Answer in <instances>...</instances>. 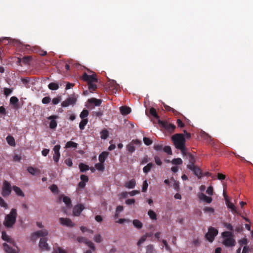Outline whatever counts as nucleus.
<instances>
[{"label":"nucleus","instance_id":"1","mask_svg":"<svg viewBox=\"0 0 253 253\" xmlns=\"http://www.w3.org/2000/svg\"><path fill=\"white\" fill-rule=\"evenodd\" d=\"M171 138L175 147L179 149L183 155H185V137H184V134L177 133L173 135Z\"/></svg>","mask_w":253,"mask_h":253},{"label":"nucleus","instance_id":"2","mask_svg":"<svg viewBox=\"0 0 253 253\" xmlns=\"http://www.w3.org/2000/svg\"><path fill=\"white\" fill-rule=\"evenodd\" d=\"M17 211L15 209H12L10 213L7 214L3 221V225L7 228L13 227L15 223L17 217Z\"/></svg>","mask_w":253,"mask_h":253},{"label":"nucleus","instance_id":"3","mask_svg":"<svg viewBox=\"0 0 253 253\" xmlns=\"http://www.w3.org/2000/svg\"><path fill=\"white\" fill-rule=\"evenodd\" d=\"M223 238L222 244L226 247H232L235 246L236 241L234 238V235L231 232L224 231L221 234Z\"/></svg>","mask_w":253,"mask_h":253},{"label":"nucleus","instance_id":"4","mask_svg":"<svg viewBox=\"0 0 253 253\" xmlns=\"http://www.w3.org/2000/svg\"><path fill=\"white\" fill-rule=\"evenodd\" d=\"M158 124L161 127L165 129L169 132H173L176 128V126L174 125L170 124L166 121H161L159 120Z\"/></svg>","mask_w":253,"mask_h":253},{"label":"nucleus","instance_id":"5","mask_svg":"<svg viewBox=\"0 0 253 253\" xmlns=\"http://www.w3.org/2000/svg\"><path fill=\"white\" fill-rule=\"evenodd\" d=\"M218 230L212 227L209 228L208 233H206L205 237L206 239L210 242H212L215 237L218 234Z\"/></svg>","mask_w":253,"mask_h":253},{"label":"nucleus","instance_id":"6","mask_svg":"<svg viewBox=\"0 0 253 253\" xmlns=\"http://www.w3.org/2000/svg\"><path fill=\"white\" fill-rule=\"evenodd\" d=\"M11 192V187L10 183L4 180L3 183V187L2 189L1 195L3 197L9 196Z\"/></svg>","mask_w":253,"mask_h":253},{"label":"nucleus","instance_id":"7","mask_svg":"<svg viewBox=\"0 0 253 253\" xmlns=\"http://www.w3.org/2000/svg\"><path fill=\"white\" fill-rule=\"evenodd\" d=\"M83 79L87 82V84L98 83V79L95 73L92 74L91 75H89L86 73H84L83 75Z\"/></svg>","mask_w":253,"mask_h":253},{"label":"nucleus","instance_id":"8","mask_svg":"<svg viewBox=\"0 0 253 253\" xmlns=\"http://www.w3.org/2000/svg\"><path fill=\"white\" fill-rule=\"evenodd\" d=\"M187 168L191 170L193 172L194 174L197 176L199 179L203 177V173L202 172L201 169L195 165L188 164L187 165Z\"/></svg>","mask_w":253,"mask_h":253},{"label":"nucleus","instance_id":"9","mask_svg":"<svg viewBox=\"0 0 253 253\" xmlns=\"http://www.w3.org/2000/svg\"><path fill=\"white\" fill-rule=\"evenodd\" d=\"M77 241L79 243H85L93 251H94L95 250V247L94 246V244L90 241L87 239L86 238L83 237H78L77 238Z\"/></svg>","mask_w":253,"mask_h":253},{"label":"nucleus","instance_id":"10","mask_svg":"<svg viewBox=\"0 0 253 253\" xmlns=\"http://www.w3.org/2000/svg\"><path fill=\"white\" fill-rule=\"evenodd\" d=\"M84 209V207L82 204H79L75 206L73 209V213L74 216H79L82 211Z\"/></svg>","mask_w":253,"mask_h":253},{"label":"nucleus","instance_id":"11","mask_svg":"<svg viewBox=\"0 0 253 253\" xmlns=\"http://www.w3.org/2000/svg\"><path fill=\"white\" fill-rule=\"evenodd\" d=\"M61 224L67 227H73L75 226V224L69 218L60 217L59 219Z\"/></svg>","mask_w":253,"mask_h":253},{"label":"nucleus","instance_id":"12","mask_svg":"<svg viewBox=\"0 0 253 253\" xmlns=\"http://www.w3.org/2000/svg\"><path fill=\"white\" fill-rule=\"evenodd\" d=\"M60 145H56L53 148V151L54 152V154L53 156V159L55 163H57L59 160L60 157Z\"/></svg>","mask_w":253,"mask_h":253},{"label":"nucleus","instance_id":"13","mask_svg":"<svg viewBox=\"0 0 253 253\" xmlns=\"http://www.w3.org/2000/svg\"><path fill=\"white\" fill-rule=\"evenodd\" d=\"M76 101V98L74 97H69L65 101L62 102V103H61V106L62 107H66L70 105H73L74 104H75Z\"/></svg>","mask_w":253,"mask_h":253},{"label":"nucleus","instance_id":"14","mask_svg":"<svg viewBox=\"0 0 253 253\" xmlns=\"http://www.w3.org/2000/svg\"><path fill=\"white\" fill-rule=\"evenodd\" d=\"M58 116L56 115H51L47 118L48 120H50L51 121L49 123V127L51 129H55L57 126V123L55 119H57Z\"/></svg>","mask_w":253,"mask_h":253},{"label":"nucleus","instance_id":"15","mask_svg":"<svg viewBox=\"0 0 253 253\" xmlns=\"http://www.w3.org/2000/svg\"><path fill=\"white\" fill-rule=\"evenodd\" d=\"M39 246L43 250L48 251L49 250L48 244L47 243V239L45 237H42L41 238Z\"/></svg>","mask_w":253,"mask_h":253},{"label":"nucleus","instance_id":"16","mask_svg":"<svg viewBox=\"0 0 253 253\" xmlns=\"http://www.w3.org/2000/svg\"><path fill=\"white\" fill-rule=\"evenodd\" d=\"M10 104L12 105L13 108L18 109L20 106L19 104V99L16 96H12L10 98Z\"/></svg>","mask_w":253,"mask_h":253},{"label":"nucleus","instance_id":"17","mask_svg":"<svg viewBox=\"0 0 253 253\" xmlns=\"http://www.w3.org/2000/svg\"><path fill=\"white\" fill-rule=\"evenodd\" d=\"M1 238L3 240L6 241L11 245L15 246L14 241L8 235H7L6 232L4 231L2 232Z\"/></svg>","mask_w":253,"mask_h":253},{"label":"nucleus","instance_id":"18","mask_svg":"<svg viewBox=\"0 0 253 253\" xmlns=\"http://www.w3.org/2000/svg\"><path fill=\"white\" fill-rule=\"evenodd\" d=\"M199 199L201 200L206 202L207 203H211L212 201V198L206 196L203 193H200L198 194Z\"/></svg>","mask_w":253,"mask_h":253},{"label":"nucleus","instance_id":"19","mask_svg":"<svg viewBox=\"0 0 253 253\" xmlns=\"http://www.w3.org/2000/svg\"><path fill=\"white\" fill-rule=\"evenodd\" d=\"M225 201L226 203L227 206L228 208L230 209L234 213L239 214L238 211L237 210L236 207L234 206V205L230 202L225 197Z\"/></svg>","mask_w":253,"mask_h":253},{"label":"nucleus","instance_id":"20","mask_svg":"<svg viewBox=\"0 0 253 253\" xmlns=\"http://www.w3.org/2000/svg\"><path fill=\"white\" fill-rule=\"evenodd\" d=\"M109 155V152L106 151L102 152L99 155L98 159L101 163H104L105 160L107 159Z\"/></svg>","mask_w":253,"mask_h":253},{"label":"nucleus","instance_id":"21","mask_svg":"<svg viewBox=\"0 0 253 253\" xmlns=\"http://www.w3.org/2000/svg\"><path fill=\"white\" fill-rule=\"evenodd\" d=\"M120 111L122 115H126L130 113L131 109L127 106H124L120 108Z\"/></svg>","mask_w":253,"mask_h":253},{"label":"nucleus","instance_id":"22","mask_svg":"<svg viewBox=\"0 0 253 253\" xmlns=\"http://www.w3.org/2000/svg\"><path fill=\"white\" fill-rule=\"evenodd\" d=\"M18 47L20 51L24 52V53H29L30 47L29 45H23L20 43Z\"/></svg>","mask_w":253,"mask_h":253},{"label":"nucleus","instance_id":"23","mask_svg":"<svg viewBox=\"0 0 253 253\" xmlns=\"http://www.w3.org/2000/svg\"><path fill=\"white\" fill-rule=\"evenodd\" d=\"M48 234V232L46 230H42L40 231H36L34 233V235L37 236V237H45Z\"/></svg>","mask_w":253,"mask_h":253},{"label":"nucleus","instance_id":"24","mask_svg":"<svg viewBox=\"0 0 253 253\" xmlns=\"http://www.w3.org/2000/svg\"><path fill=\"white\" fill-rule=\"evenodd\" d=\"M88 102L89 103H93L96 106H99L102 103V100L99 99H96L95 98H91L88 100Z\"/></svg>","mask_w":253,"mask_h":253},{"label":"nucleus","instance_id":"25","mask_svg":"<svg viewBox=\"0 0 253 253\" xmlns=\"http://www.w3.org/2000/svg\"><path fill=\"white\" fill-rule=\"evenodd\" d=\"M3 247L6 253H16L15 249L10 247L6 243H4L3 244Z\"/></svg>","mask_w":253,"mask_h":253},{"label":"nucleus","instance_id":"26","mask_svg":"<svg viewBox=\"0 0 253 253\" xmlns=\"http://www.w3.org/2000/svg\"><path fill=\"white\" fill-rule=\"evenodd\" d=\"M28 171L33 175H36L40 173V170L39 169L34 168L32 167H29L27 169Z\"/></svg>","mask_w":253,"mask_h":253},{"label":"nucleus","instance_id":"27","mask_svg":"<svg viewBox=\"0 0 253 253\" xmlns=\"http://www.w3.org/2000/svg\"><path fill=\"white\" fill-rule=\"evenodd\" d=\"M136 184L135 180L134 179H132L129 181L128 182H127L125 183V186L128 188H133Z\"/></svg>","mask_w":253,"mask_h":253},{"label":"nucleus","instance_id":"28","mask_svg":"<svg viewBox=\"0 0 253 253\" xmlns=\"http://www.w3.org/2000/svg\"><path fill=\"white\" fill-rule=\"evenodd\" d=\"M63 202L66 205L67 207L69 208H71L72 204L71 200L70 197L64 196L63 197Z\"/></svg>","mask_w":253,"mask_h":253},{"label":"nucleus","instance_id":"29","mask_svg":"<svg viewBox=\"0 0 253 253\" xmlns=\"http://www.w3.org/2000/svg\"><path fill=\"white\" fill-rule=\"evenodd\" d=\"M32 60V57L31 56H25L22 58V63L24 65H30Z\"/></svg>","mask_w":253,"mask_h":253},{"label":"nucleus","instance_id":"30","mask_svg":"<svg viewBox=\"0 0 253 253\" xmlns=\"http://www.w3.org/2000/svg\"><path fill=\"white\" fill-rule=\"evenodd\" d=\"M88 89L89 92L92 93L95 91L97 88L96 83H89L87 84Z\"/></svg>","mask_w":253,"mask_h":253},{"label":"nucleus","instance_id":"31","mask_svg":"<svg viewBox=\"0 0 253 253\" xmlns=\"http://www.w3.org/2000/svg\"><path fill=\"white\" fill-rule=\"evenodd\" d=\"M12 188H13V190L14 191V192L16 193V194L18 196L24 197L25 195H24V193L23 192V191L21 190V189L19 187H18L16 186H13Z\"/></svg>","mask_w":253,"mask_h":253},{"label":"nucleus","instance_id":"32","mask_svg":"<svg viewBox=\"0 0 253 253\" xmlns=\"http://www.w3.org/2000/svg\"><path fill=\"white\" fill-rule=\"evenodd\" d=\"M132 223L134 227L137 229H141L143 227L142 223L138 219H134Z\"/></svg>","mask_w":253,"mask_h":253},{"label":"nucleus","instance_id":"33","mask_svg":"<svg viewBox=\"0 0 253 253\" xmlns=\"http://www.w3.org/2000/svg\"><path fill=\"white\" fill-rule=\"evenodd\" d=\"M6 139V141H7L8 144L9 145H10L11 146H14L15 145V140H14L13 137H12V136H10V135L7 136Z\"/></svg>","mask_w":253,"mask_h":253},{"label":"nucleus","instance_id":"34","mask_svg":"<svg viewBox=\"0 0 253 253\" xmlns=\"http://www.w3.org/2000/svg\"><path fill=\"white\" fill-rule=\"evenodd\" d=\"M79 167L80 169V171L82 172H84L89 169L88 166L83 163H80L79 165Z\"/></svg>","mask_w":253,"mask_h":253},{"label":"nucleus","instance_id":"35","mask_svg":"<svg viewBox=\"0 0 253 253\" xmlns=\"http://www.w3.org/2000/svg\"><path fill=\"white\" fill-rule=\"evenodd\" d=\"M78 146V144L75 142H74L71 141H69L67 142L65 145V147L66 148H77Z\"/></svg>","mask_w":253,"mask_h":253},{"label":"nucleus","instance_id":"36","mask_svg":"<svg viewBox=\"0 0 253 253\" xmlns=\"http://www.w3.org/2000/svg\"><path fill=\"white\" fill-rule=\"evenodd\" d=\"M153 164L152 163H148L146 166H145L143 169V171L145 173H148L151 169L153 167Z\"/></svg>","mask_w":253,"mask_h":253},{"label":"nucleus","instance_id":"37","mask_svg":"<svg viewBox=\"0 0 253 253\" xmlns=\"http://www.w3.org/2000/svg\"><path fill=\"white\" fill-rule=\"evenodd\" d=\"M48 87L50 90H55L59 88L58 84L53 82L50 83L48 84Z\"/></svg>","mask_w":253,"mask_h":253},{"label":"nucleus","instance_id":"38","mask_svg":"<svg viewBox=\"0 0 253 253\" xmlns=\"http://www.w3.org/2000/svg\"><path fill=\"white\" fill-rule=\"evenodd\" d=\"M88 123V120L87 119H82L79 124V127L81 130H83L84 128V126L86 125Z\"/></svg>","mask_w":253,"mask_h":253},{"label":"nucleus","instance_id":"39","mask_svg":"<svg viewBox=\"0 0 253 253\" xmlns=\"http://www.w3.org/2000/svg\"><path fill=\"white\" fill-rule=\"evenodd\" d=\"M148 214L151 219H152V220H156L157 219V214L153 210H149V211H148Z\"/></svg>","mask_w":253,"mask_h":253},{"label":"nucleus","instance_id":"40","mask_svg":"<svg viewBox=\"0 0 253 253\" xmlns=\"http://www.w3.org/2000/svg\"><path fill=\"white\" fill-rule=\"evenodd\" d=\"M127 150L130 152L132 153L134 152L135 150V148L132 143H130L126 146Z\"/></svg>","mask_w":253,"mask_h":253},{"label":"nucleus","instance_id":"41","mask_svg":"<svg viewBox=\"0 0 253 253\" xmlns=\"http://www.w3.org/2000/svg\"><path fill=\"white\" fill-rule=\"evenodd\" d=\"M88 111L86 109H84L80 115V117L82 119H84L88 115Z\"/></svg>","mask_w":253,"mask_h":253},{"label":"nucleus","instance_id":"42","mask_svg":"<svg viewBox=\"0 0 253 253\" xmlns=\"http://www.w3.org/2000/svg\"><path fill=\"white\" fill-rule=\"evenodd\" d=\"M149 113L151 116L154 117L158 119L159 117L158 115L157 114L156 110L153 107H151L150 108Z\"/></svg>","mask_w":253,"mask_h":253},{"label":"nucleus","instance_id":"43","mask_svg":"<svg viewBox=\"0 0 253 253\" xmlns=\"http://www.w3.org/2000/svg\"><path fill=\"white\" fill-rule=\"evenodd\" d=\"M146 253H153L154 252V247L153 245H148L146 247Z\"/></svg>","mask_w":253,"mask_h":253},{"label":"nucleus","instance_id":"44","mask_svg":"<svg viewBox=\"0 0 253 253\" xmlns=\"http://www.w3.org/2000/svg\"><path fill=\"white\" fill-rule=\"evenodd\" d=\"M108 136V131L106 129H104L101 132V138L106 139Z\"/></svg>","mask_w":253,"mask_h":253},{"label":"nucleus","instance_id":"45","mask_svg":"<svg viewBox=\"0 0 253 253\" xmlns=\"http://www.w3.org/2000/svg\"><path fill=\"white\" fill-rule=\"evenodd\" d=\"M171 163L173 165H179L182 164V160L180 158H175L172 160Z\"/></svg>","mask_w":253,"mask_h":253},{"label":"nucleus","instance_id":"46","mask_svg":"<svg viewBox=\"0 0 253 253\" xmlns=\"http://www.w3.org/2000/svg\"><path fill=\"white\" fill-rule=\"evenodd\" d=\"M12 91H13V88H6V87L4 88L3 93H4V94L6 96H7L9 94H10L12 92Z\"/></svg>","mask_w":253,"mask_h":253},{"label":"nucleus","instance_id":"47","mask_svg":"<svg viewBox=\"0 0 253 253\" xmlns=\"http://www.w3.org/2000/svg\"><path fill=\"white\" fill-rule=\"evenodd\" d=\"M95 168L100 171H103L104 169V166L103 163H97L95 165Z\"/></svg>","mask_w":253,"mask_h":253},{"label":"nucleus","instance_id":"48","mask_svg":"<svg viewBox=\"0 0 253 253\" xmlns=\"http://www.w3.org/2000/svg\"><path fill=\"white\" fill-rule=\"evenodd\" d=\"M50 190L53 192V193H58V187L55 185V184H52V185H51L49 187Z\"/></svg>","mask_w":253,"mask_h":253},{"label":"nucleus","instance_id":"49","mask_svg":"<svg viewBox=\"0 0 253 253\" xmlns=\"http://www.w3.org/2000/svg\"><path fill=\"white\" fill-rule=\"evenodd\" d=\"M224 226L227 229L230 230L229 232H232V231H233L234 230V228H233V226L229 223H227V222L224 223Z\"/></svg>","mask_w":253,"mask_h":253},{"label":"nucleus","instance_id":"50","mask_svg":"<svg viewBox=\"0 0 253 253\" xmlns=\"http://www.w3.org/2000/svg\"><path fill=\"white\" fill-rule=\"evenodd\" d=\"M163 151L169 155L172 154L171 149L170 146H166L163 148Z\"/></svg>","mask_w":253,"mask_h":253},{"label":"nucleus","instance_id":"51","mask_svg":"<svg viewBox=\"0 0 253 253\" xmlns=\"http://www.w3.org/2000/svg\"><path fill=\"white\" fill-rule=\"evenodd\" d=\"M94 241L96 242L100 243L102 242V237L100 234H97L94 236Z\"/></svg>","mask_w":253,"mask_h":253},{"label":"nucleus","instance_id":"52","mask_svg":"<svg viewBox=\"0 0 253 253\" xmlns=\"http://www.w3.org/2000/svg\"><path fill=\"white\" fill-rule=\"evenodd\" d=\"M0 206L4 208L5 209H7L8 206L4 200L0 197Z\"/></svg>","mask_w":253,"mask_h":253},{"label":"nucleus","instance_id":"53","mask_svg":"<svg viewBox=\"0 0 253 253\" xmlns=\"http://www.w3.org/2000/svg\"><path fill=\"white\" fill-rule=\"evenodd\" d=\"M143 141L145 145L149 146L152 143V141L149 138L144 137L143 138Z\"/></svg>","mask_w":253,"mask_h":253},{"label":"nucleus","instance_id":"54","mask_svg":"<svg viewBox=\"0 0 253 253\" xmlns=\"http://www.w3.org/2000/svg\"><path fill=\"white\" fill-rule=\"evenodd\" d=\"M188 156L189 157V164L194 165L195 160L194 156L191 153H188Z\"/></svg>","mask_w":253,"mask_h":253},{"label":"nucleus","instance_id":"55","mask_svg":"<svg viewBox=\"0 0 253 253\" xmlns=\"http://www.w3.org/2000/svg\"><path fill=\"white\" fill-rule=\"evenodd\" d=\"M53 253H67L66 251L62 249L60 247H58L56 249H54Z\"/></svg>","mask_w":253,"mask_h":253},{"label":"nucleus","instance_id":"56","mask_svg":"<svg viewBox=\"0 0 253 253\" xmlns=\"http://www.w3.org/2000/svg\"><path fill=\"white\" fill-rule=\"evenodd\" d=\"M42 101L43 104H48L51 101V98L49 96H46L42 99Z\"/></svg>","mask_w":253,"mask_h":253},{"label":"nucleus","instance_id":"57","mask_svg":"<svg viewBox=\"0 0 253 253\" xmlns=\"http://www.w3.org/2000/svg\"><path fill=\"white\" fill-rule=\"evenodd\" d=\"M146 240V237L143 235L140 238V239L138 241L137 245L138 246H140L142 244H143Z\"/></svg>","mask_w":253,"mask_h":253},{"label":"nucleus","instance_id":"58","mask_svg":"<svg viewBox=\"0 0 253 253\" xmlns=\"http://www.w3.org/2000/svg\"><path fill=\"white\" fill-rule=\"evenodd\" d=\"M125 203L126 204H127L128 205H132V204L133 205L135 203V200L134 199H127L125 201Z\"/></svg>","mask_w":253,"mask_h":253},{"label":"nucleus","instance_id":"59","mask_svg":"<svg viewBox=\"0 0 253 253\" xmlns=\"http://www.w3.org/2000/svg\"><path fill=\"white\" fill-rule=\"evenodd\" d=\"M154 160H155V162L157 165H158V166L162 165V162L160 158L158 156H155Z\"/></svg>","mask_w":253,"mask_h":253},{"label":"nucleus","instance_id":"60","mask_svg":"<svg viewBox=\"0 0 253 253\" xmlns=\"http://www.w3.org/2000/svg\"><path fill=\"white\" fill-rule=\"evenodd\" d=\"M148 186V184L147 183V180H145L143 183L142 191L145 192L147 189Z\"/></svg>","mask_w":253,"mask_h":253},{"label":"nucleus","instance_id":"61","mask_svg":"<svg viewBox=\"0 0 253 253\" xmlns=\"http://www.w3.org/2000/svg\"><path fill=\"white\" fill-rule=\"evenodd\" d=\"M60 101H61V97H57L54 98L52 99V102L54 105H56V104H58L60 102Z\"/></svg>","mask_w":253,"mask_h":253},{"label":"nucleus","instance_id":"62","mask_svg":"<svg viewBox=\"0 0 253 253\" xmlns=\"http://www.w3.org/2000/svg\"><path fill=\"white\" fill-rule=\"evenodd\" d=\"M80 178L82 180L81 181L84 182L85 183L88 181V177L85 175H81Z\"/></svg>","mask_w":253,"mask_h":253},{"label":"nucleus","instance_id":"63","mask_svg":"<svg viewBox=\"0 0 253 253\" xmlns=\"http://www.w3.org/2000/svg\"><path fill=\"white\" fill-rule=\"evenodd\" d=\"M65 163L69 167H72L73 165L72 160L70 158H68L65 160Z\"/></svg>","mask_w":253,"mask_h":253},{"label":"nucleus","instance_id":"64","mask_svg":"<svg viewBox=\"0 0 253 253\" xmlns=\"http://www.w3.org/2000/svg\"><path fill=\"white\" fill-rule=\"evenodd\" d=\"M177 124L178 127H180V128L184 127L185 126L184 124L183 123H182V122L181 121V120L180 119H179L177 120Z\"/></svg>","mask_w":253,"mask_h":253}]
</instances>
